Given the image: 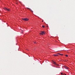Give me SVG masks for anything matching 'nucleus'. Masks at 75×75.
Instances as JSON below:
<instances>
[{
	"label": "nucleus",
	"instance_id": "2eb2a0df",
	"mask_svg": "<svg viewBox=\"0 0 75 75\" xmlns=\"http://www.w3.org/2000/svg\"><path fill=\"white\" fill-rule=\"evenodd\" d=\"M42 22H43V21H42Z\"/></svg>",
	"mask_w": 75,
	"mask_h": 75
},
{
	"label": "nucleus",
	"instance_id": "4468645a",
	"mask_svg": "<svg viewBox=\"0 0 75 75\" xmlns=\"http://www.w3.org/2000/svg\"><path fill=\"white\" fill-rule=\"evenodd\" d=\"M34 43H35V42Z\"/></svg>",
	"mask_w": 75,
	"mask_h": 75
},
{
	"label": "nucleus",
	"instance_id": "20e7f679",
	"mask_svg": "<svg viewBox=\"0 0 75 75\" xmlns=\"http://www.w3.org/2000/svg\"><path fill=\"white\" fill-rule=\"evenodd\" d=\"M4 10H7V11H10V9H7L6 8H4Z\"/></svg>",
	"mask_w": 75,
	"mask_h": 75
},
{
	"label": "nucleus",
	"instance_id": "f03ea898",
	"mask_svg": "<svg viewBox=\"0 0 75 75\" xmlns=\"http://www.w3.org/2000/svg\"><path fill=\"white\" fill-rule=\"evenodd\" d=\"M41 33H40V35H43L45 34V32L44 31H42L41 32Z\"/></svg>",
	"mask_w": 75,
	"mask_h": 75
},
{
	"label": "nucleus",
	"instance_id": "423d86ee",
	"mask_svg": "<svg viewBox=\"0 0 75 75\" xmlns=\"http://www.w3.org/2000/svg\"><path fill=\"white\" fill-rule=\"evenodd\" d=\"M42 27H43V28H45V26H44V25H43L42 26Z\"/></svg>",
	"mask_w": 75,
	"mask_h": 75
},
{
	"label": "nucleus",
	"instance_id": "39448f33",
	"mask_svg": "<svg viewBox=\"0 0 75 75\" xmlns=\"http://www.w3.org/2000/svg\"><path fill=\"white\" fill-rule=\"evenodd\" d=\"M54 56H58L57 55H56V54H54Z\"/></svg>",
	"mask_w": 75,
	"mask_h": 75
},
{
	"label": "nucleus",
	"instance_id": "f8f14e48",
	"mask_svg": "<svg viewBox=\"0 0 75 75\" xmlns=\"http://www.w3.org/2000/svg\"><path fill=\"white\" fill-rule=\"evenodd\" d=\"M67 69H68V68L67 67Z\"/></svg>",
	"mask_w": 75,
	"mask_h": 75
},
{
	"label": "nucleus",
	"instance_id": "6e6552de",
	"mask_svg": "<svg viewBox=\"0 0 75 75\" xmlns=\"http://www.w3.org/2000/svg\"><path fill=\"white\" fill-rule=\"evenodd\" d=\"M66 57H68V55H66Z\"/></svg>",
	"mask_w": 75,
	"mask_h": 75
},
{
	"label": "nucleus",
	"instance_id": "1a4fd4ad",
	"mask_svg": "<svg viewBox=\"0 0 75 75\" xmlns=\"http://www.w3.org/2000/svg\"><path fill=\"white\" fill-rule=\"evenodd\" d=\"M28 8V9H30V8Z\"/></svg>",
	"mask_w": 75,
	"mask_h": 75
},
{
	"label": "nucleus",
	"instance_id": "0eeeda50",
	"mask_svg": "<svg viewBox=\"0 0 75 75\" xmlns=\"http://www.w3.org/2000/svg\"><path fill=\"white\" fill-rule=\"evenodd\" d=\"M59 54V55H62L63 54Z\"/></svg>",
	"mask_w": 75,
	"mask_h": 75
},
{
	"label": "nucleus",
	"instance_id": "9d476101",
	"mask_svg": "<svg viewBox=\"0 0 75 75\" xmlns=\"http://www.w3.org/2000/svg\"><path fill=\"white\" fill-rule=\"evenodd\" d=\"M63 74V73H61V75H62Z\"/></svg>",
	"mask_w": 75,
	"mask_h": 75
},
{
	"label": "nucleus",
	"instance_id": "ddd939ff",
	"mask_svg": "<svg viewBox=\"0 0 75 75\" xmlns=\"http://www.w3.org/2000/svg\"><path fill=\"white\" fill-rule=\"evenodd\" d=\"M32 11V12H33V11Z\"/></svg>",
	"mask_w": 75,
	"mask_h": 75
},
{
	"label": "nucleus",
	"instance_id": "7ed1b4c3",
	"mask_svg": "<svg viewBox=\"0 0 75 75\" xmlns=\"http://www.w3.org/2000/svg\"><path fill=\"white\" fill-rule=\"evenodd\" d=\"M53 62L54 64V65H57V66H59V65L57 64V63H56V62H55L53 61Z\"/></svg>",
	"mask_w": 75,
	"mask_h": 75
},
{
	"label": "nucleus",
	"instance_id": "f257e3e1",
	"mask_svg": "<svg viewBox=\"0 0 75 75\" xmlns=\"http://www.w3.org/2000/svg\"><path fill=\"white\" fill-rule=\"evenodd\" d=\"M22 20H24V21H28V20H29V19H28L27 18H22Z\"/></svg>",
	"mask_w": 75,
	"mask_h": 75
},
{
	"label": "nucleus",
	"instance_id": "9b49d317",
	"mask_svg": "<svg viewBox=\"0 0 75 75\" xmlns=\"http://www.w3.org/2000/svg\"><path fill=\"white\" fill-rule=\"evenodd\" d=\"M65 68H67V67H65Z\"/></svg>",
	"mask_w": 75,
	"mask_h": 75
}]
</instances>
